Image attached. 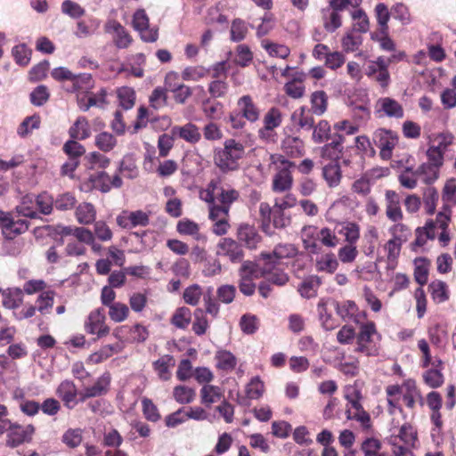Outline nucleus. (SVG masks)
Segmentation results:
<instances>
[{
	"mask_svg": "<svg viewBox=\"0 0 456 456\" xmlns=\"http://www.w3.org/2000/svg\"><path fill=\"white\" fill-rule=\"evenodd\" d=\"M239 197L240 192L229 185L224 186L220 177L212 179L206 189L200 191V199L208 204L211 220L229 216L232 204L238 200Z\"/></svg>",
	"mask_w": 456,
	"mask_h": 456,
	"instance_id": "1",
	"label": "nucleus"
},
{
	"mask_svg": "<svg viewBox=\"0 0 456 456\" xmlns=\"http://www.w3.org/2000/svg\"><path fill=\"white\" fill-rule=\"evenodd\" d=\"M245 146L234 139H227L224 148L216 149L214 153L215 165L224 173L235 171L240 167V160L244 157Z\"/></svg>",
	"mask_w": 456,
	"mask_h": 456,
	"instance_id": "2",
	"label": "nucleus"
},
{
	"mask_svg": "<svg viewBox=\"0 0 456 456\" xmlns=\"http://www.w3.org/2000/svg\"><path fill=\"white\" fill-rule=\"evenodd\" d=\"M267 157L269 165H273L279 170L273 180V190L277 192L289 190L293 181L289 168L294 164L281 154H267Z\"/></svg>",
	"mask_w": 456,
	"mask_h": 456,
	"instance_id": "3",
	"label": "nucleus"
},
{
	"mask_svg": "<svg viewBox=\"0 0 456 456\" xmlns=\"http://www.w3.org/2000/svg\"><path fill=\"white\" fill-rule=\"evenodd\" d=\"M375 335L380 338L373 322L362 323L360 330L356 335V347L354 351L366 356H377L379 353V346L374 341L373 337Z\"/></svg>",
	"mask_w": 456,
	"mask_h": 456,
	"instance_id": "4",
	"label": "nucleus"
},
{
	"mask_svg": "<svg viewBox=\"0 0 456 456\" xmlns=\"http://www.w3.org/2000/svg\"><path fill=\"white\" fill-rule=\"evenodd\" d=\"M13 212L0 210V228L7 240L25 233L29 228V222L26 219H15Z\"/></svg>",
	"mask_w": 456,
	"mask_h": 456,
	"instance_id": "5",
	"label": "nucleus"
},
{
	"mask_svg": "<svg viewBox=\"0 0 456 456\" xmlns=\"http://www.w3.org/2000/svg\"><path fill=\"white\" fill-rule=\"evenodd\" d=\"M374 144L379 148L382 159L388 160L392 157L394 148L398 142L397 134L385 128L377 129L372 137Z\"/></svg>",
	"mask_w": 456,
	"mask_h": 456,
	"instance_id": "6",
	"label": "nucleus"
},
{
	"mask_svg": "<svg viewBox=\"0 0 456 456\" xmlns=\"http://www.w3.org/2000/svg\"><path fill=\"white\" fill-rule=\"evenodd\" d=\"M118 226L124 229H133L137 226L145 227L150 224V213L142 210L122 211L116 218Z\"/></svg>",
	"mask_w": 456,
	"mask_h": 456,
	"instance_id": "7",
	"label": "nucleus"
},
{
	"mask_svg": "<svg viewBox=\"0 0 456 456\" xmlns=\"http://www.w3.org/2000/svg\"><path fill=\"white\" fill-rule=\"evenodd\" d=\"M386 216L388 220L396 223L403 218L401 208V197L393 190H387L385 192Z\"/></svg>",
	"mask_w": 456,
	"mask_h": 456,
	"instance_id": "8",
	"label": "nucleus"
},
{
	"mask_svg": "<svg viewBox=\"0 0 456 456\" xmlns=\"http://www.w3.org/2000/svg\"><path fill=\"white\" fill-rule=\"evenodd\" d=\"M104 29L106 33L113 34V42L119 49L127 48L132 43V37L126 29L115 20L106 22Z\"/></svg>",
	"mask_w": 456,
	"mask_h": 456,
	"instance_id": "9",
	"label": "nucleus"
},
{
	"mask_svg": "<svg viewBox=\"0 0 456 456\" xmlns=\"http://www.w3.org/2000/svg\"><path fill=\"white\" fill-rule=\"evenodd\" d=\"M134 28L140 32L141 37L146 42H155L158 31L149 29V19L144 10H137L133 17Z\"/></svg>",
	"mask_w": 456,
	"mask_h": 456,
	"instance_id": "10",
	"label": "nucleus"
},
{
	"mask_svg": "<svg viewBox=\"0 0 456 456\" xmlns=\"http://www.w3.org/2000/svg\"><path fill=\"white\" fill-rule=\"evenodd\" d=\"M218 254L224 256L232 263H240L244 257L241 245L232 238H224L218 243Z\"/></svg>",
	"mask_w": 456,
	"mask_h": 456,
	"instance_id": "11",
	"label": "nucleus"
},
{
	"mask_svg": "<svg viewBox=\"0 0 456 456\" xmlns=\"http://www.w3.org/2000/svg\"><path fill=\"white\" fill-rule=\"evenodd\" d=\"M105 315L102 309L93 311L86 322V330L90 334H96L102 338L109 334L110 329L105 325Z\"/></svg>",
	"mask_w": 456,
	"mask_h": 456,
	"instance_id": "12",
	"label": "nucleus"
},
{
	"mask_svg": "<svg viewBox=\"0 0 456 456\" xmlns=\"http://www.w3.org/2000/svg\"><path fill=\"white\" fill-rule=\"evenodd\" d=\"M237 238L249 249L256 248L262 239L256 229L248 224H242L239 226Z\"/></svg>",
	"mask_w": 456,
	"mask_h": 456,
	"instance_id": "13",
	"label": "nucleus"
},
{
	"mask_svg": "<svg viewBox=\"0 0 456 456\" xmlns=\"http://www.w3.org/2000/svg\"><path fill=\"white\" fill-rule=\"evenodd\" d=\"M377 112H383L388 118H401L403 117V106L390 97L379 98L376 103Z\"/></svg>",
	"mask_w": 456,
	"mask_h": 456,
	"instance_id": "14",
	"label": "nucleus"
},
{
	"mask_svg": "<svg viewBox=\"0 0 456 456\" xmlns=\"http://www.w3.org/2000/svg\"><path fill=\"white\" fill-rule=\"evenodd\" d=\"M56 394L67 408L73 409L77 404V389L72 381H62L57 387Z\"/></svg>",
	"mask_w": 456,
	"mask_h": 456,
	"instance_id": "15",
	"label": "nucleus"
},
{
	"mask_svg": "<svg viewBox=\"0 0 456 456\" xmlns=\"http://www.w3.org/2000/svg\"><path fill=\"white\" fill-rule=\"evenodd\" d=\"M319 231L314 225H305L301 231L304 248L312 254H317L321 249L317 243Z\"/></svg>",
	"mask_w": 456,
	"mask_h": 456,
	"instance_id": "16",
	"label": "nucleus"
},
{
	"mask_svg": "<svg viewBox=\"0 0 456 456\" xmlns=\"http://www.w3.org/2000/svg\"><path fill=\"white\" fill-rule=\"evenodd\" d=\"M17 216H24L30 219L39 218L38 212L35 208V196L27 194L20 199V202L13 210Z\"/></svg>",
	"mask_w": 456,
	"mask_h": 456,
	"instance_id": "17",
	"label": "nucleus"
},
{
	"mask_svg": "<svg viewBox=\"0 0 456 456\" xmlns=\"http://www.w3.org/2000/svg\"><path fill=\"white\" fill-rule=\"evenodd\" d=\"M305 77L304 73H296L294 77L284 85L286 94L293 99L302 98L305 90L303 84Z\"/></svg>",
	"mask_w": 456,
	"mask_h": 456,
	"instance_id": "18",
	"label": "nucleus"
},
{
	"mask_svg": "<svg viewBox=\"0 0 456 456\" xmlns=\"http://www.w3.org/2000/svg\"><path fill=\"white\" fill-rule=\"evenodd\" d=\"M172 134L174 135H178L180 138L190 143H196L201 138L199 128L192 123H187L183 126H174L172 128Z\"/></svg>",
	"mask_w": 456,
	"mask_h": 456,
	"instance_id": "19",
	"label": "nucleus"
},
{
	"mask_svg": "<svg viewBox=\"0 0 456 456\" xmlns=\"http://www.w3.org/2000/svg\"><path fill=\"white\" fill-rule=\"evenodd\" d=\"M443 137V141L439 143L438 146H431L427 151V157L428 161L427 163L431 164L433 166H436L437 167H441L444 163V152L441 150L442 144L444 145V147L447 144L451 143L452 141V135H441Z\"/></svg>",
	"mask_w": 456,
	"mask_h": 456,
	"instance_id": "20",
	"label": "nucleus"
},
{
	"mask_svg": "<svg viewBox=\"0 0 456 456\" xmlns=\"http://www.w3.org/2000/svg\"><path fill=\"white\" fill-rule=\"evenodd\" d=\"M321 15L322 26L328 33H333L342 26L341 14L325 7L322 9Z\"/></svg>",
	"mask_w": 456,
	"mask_h": 456,
	"instance_id": "21",
	"label": "nucleus"
},
{
	"mask_svg": "<svg viewBox=\"0 0 456 456\" xmlns=\"http://www.w3.org/2000/svg\"><path fill=\"white\" fill-rule=\"evenodd\" d=\"M313 112L306 107L302 106L298 110H295L291 116V119L297 124L301 129L311 130L314 128V119Z\"/></svg>",
	"mask_w": 456,
	"mask_h": 456,
	"instance_id": "22",
	"label": "nucleus"
},
{
	"mask_svg": "<svg viewBox=\"0 0 456 456\" xmlns=\"http://www.w3.org/2000/svg\"><path fill=\"white\" fill-rule=\"evenodd\" d=\"M238 106L242 117L250 122H255L259 118L258 108L253 102L249 95H244L238 101Z\"/></svg>",
	"mask_w": 456,
	"mask_h": 456,
	"instance_id": "23",
	"label": "nucleus"
},
{
	"mask_svg": "<svg viewBox=\"0 0 456 456\" xmlns=\"http://www.w3.org/2000/svg\"><path fill=\"white\" fill-rule=\"evenodd\" d=\"M343 142L344 137L340 134H336L331 142L325 144L322 148V157L331 160L338 159L343 151Z\"/></svg>",
	"mask_w": 456,
	"mask_h": 456,
	"instance_id": "24",
	"label": "nucleus"
},
{
	"mask_svg": "<svg viewBox=\"0 0 456 456\" xmlns=\"http://www.w3.org/2000/svg\"><path fill=\"white\" fill-rule=\"evenodd\" d=\"M23 301V291L20 288H10L2 292L3 305L8 309L20 307Z\"/></svg>",
	"mask_w": 456,
	"mask_h": 456,
	"instance_id": "25",
	"label": "nucleus"
},
{
	"mask_svg": "<svg viewBox=\"0 0 456 456\" xmlns=\"http://www.w3.org/2000/svg\"><path fill=\"white\" fill-rule=\"evenodd\" d=\"M76 217L81 224H91L95 221L96 210L94 206L89 202H83L76 208Z\"/></svg>",
	"mask_w": 456,
	"mask_h": 456,
	"instance_id": "26",
	"label": "nucleus"
},
{
	"mask_svg": "<svg viewBox=\"0 0 456 456\" xmlns=\"http://www.w3.org/2000/svg\"><path fill=\"white\" fill-rule=\"evenodd\" d=\"M322 176L330 188L337 187L341 181L342 173L337 162H330L322 168Z\"/></svg>",
	"mask_w": 456,
	"mask_h": 456,
	"instance_id": "27",
	"label": "nucleus"
},
{
	"mask_svg": "<svg viewBox=\"0 0 456 456\" xmlns=\"http://www.w3.org/2000/svg\"><path fill=\"white\" fill-rule=\"evenodd\" d=\"M91 131L87 119L79 117L69 129V134L73 140H85L90 136Z\"/></svg>",
	"mask_w": 456,
	"mask_h": 456,
	"instance_id": "28",
	"label": "nucleus"
},
{
	"mask_svg": "<svg viewBox=\"0 0 456 456\" xmlns=\"http://www.w3.org/2000/svg\"><path fill=\"white\" fill-rule=\"evenodd\" d=\"M175 364L174 357L165 354L153 362V368L161 379L168 380L171 377L169 368L175 366Z\"/></svg>",
	"mask_w": 456,
	"mask_h": 456,
	"instance_id": "29",
	"label": "nucleus"
},
{
	"mask_svg": "<svg viewBox=\"0 0 456 456\" xmlns=\"http://www.w3.org/2000/svg\"><path fill=\"white\" fill-rule=\"evenodd\" d=\"M321 283V279L318 276H310L302 281L298 287V292L303 297H314Z\"/></svg>",
	"mask_w": 456,
	"mask_h": 456,
	"instance_id": "30",
	"label": "nucleus"
},
{
	"mask_svg": "<svg viewBox=\"0 0 456 456\" xmlns=\"http://www.w3.org/2000/svg\"><path fill=\"white\" fill-rule=\"evenodd\" d=\"M315 267L318 272L333 273L338 267V261L333 253H327L316 260Z\"/></svg>",
	"mask_w": 456,
	"mask_h": 456,
	"instance_id": "31",
	"label": "nucleus"
},
{
	"mask_svg": "<svg viewBox=\"0 0 456 456\" xmlns=\"http://www.w3.org/2000/svg\"><path fill=\"white\" fill-rule=\"evenodd\" d=\"M311 111L318 116L322 115L328 106V96L324 91H315L311 95Z\"/></svg>",
	"mask_w": 456,
	"mask_h": 456,
	"instance_id": "32",
	"label": "nucleus"
},
{
	"mask_svg": "<svg viewBox=\"0 0 456 456\" xmlns=\"http://www.w3.org/2000/svg\"><path fill=\"white\" fill-rule=\"evenodd\" d=\"M415 175L422 176L426 184H431L437 180L439 167L428 163L421 164L414 172Z\"/></svg>",
	"mask_w": 456,
	"mask_h": 456,
	"instance_id": "33",
	"label": "nucleus"
},
{
	"mask_svg": "<svg viewBox=\"0 0 456 456\" xmlns=\"http://www.w3.org/2000/svg\"><path fill=\"white\" fill-rule=\"evenodd\" d=\"M338 233L345 236L348 244L354 245L360 238V227L356 223L346 222L342 224Z\"/></svg>",
	"mask_w": 456,
	"mask_h": 456,
	"instance_id": "34",
	"label": "nucleus"
},
{
	"mask_svg": "<svg viewBox=\"0 0 456 456\" xmlns=\"http://www.w3.org/2000/svg\"><path fill=\"white\" fill-rule=\"evenodd\" d=\"M89 180L94 189L103 193L109 192L111 190L110 176L104 171L91 175Z\"/></svg>",
	"mask_w": 456,
	"mask_h": 456,
	"instance_id": "35",
	"label": "nucleus"
},
{
	"mask_svg": "<svg viewBox=\"0 0 456 456\" xmlns=\"http://www.w3.org/2000/svg\"><path fill=\"white\" fill-rule=\"evenodd\" d=\"M191 320V310L187 307H180L173 314L171 323L179 329H186Z\"/></svg>",
	"mask_w": 456,
	"mask_h": 456,
	"instance_id": "36",
	"label": "nucleus"
},
{
	"mask_svg": "<svg viewBox=\"0 0 456 456\" xmlns=\"http://www.w3.org/2000/svg\"><path fill=\"white\" fill-rule=\"evenodd\" d=\"M375 12L378 24L380 27V32L382 35H386L388 30L387 23L389 21L390 15L392 14L388 11L387 6L383 3H379L376 5Z\"/></svg>",
	"mask_w": 456,
	"mask_h": 456,
	"instance_id": "37",
	"label": "nucleus"
},
{
	"mask_svg": "<svg viewBox=\"0 0 456 456\" xmlns=\"http://www.w3.org/2000/svg\"><path fill=\"white\" fill-rule=\"evenodd\" d=\"M54 200L47 192H42L35 197V205L38 208V215H50L53 211Z\"/></svg>",
	"mask_w": 456,
	"mask_h": 456,
	"instance_id": "38",
	"label": "nucleus"
},
{
	"mask_svg": "<svg viewBox=\"0 0 456 456\" xmlns=\"http://www.w3.org/2000/svg\"><path fill=\"white\" fill-rule=\"evenodd\" d=\"M381 442L374 437L365 439L361 445L364 456H388L387 453H380Z\"/></svg>",
	"mask_w": 456,
	"mask_h": 456,
	"instance_id": "39",
	"label": "nucleus"
},
{
	"mask_svg": "<svg viewBox=\"0 0 456 456\" xmlns=\"http://www.w3.org/2000/svg\"><path fill=\"white\" fill-rule=\"evenodd\" d=\"M118 171L129 179H134L138 176L137 166L131 156H125L119 163Z\"/></svg>",
	"mask_w": 456,
	"mask_h": 456,
	"instance_id": "40",
	"label": "nucleus"
},
{
	"mask_svg": "<svg viewBox=\"0 0 456 456\" xmlns=\"http://www.w3.org/2000/svg\"><path fill=\"white\" fill-rule=\"evenodd\" d=\"M216 359L217 361L216 366L221 370H232L237 363L235 356L226 350L218 351L216 354Z\"/></svg>",
	"mask_w": 456,
	"mask_h": 456,
	"instance_id": "41",
	"label": "nucleus"
},
{
	"mask_svg": "<svg viewBox=\"0 0 456 456\" xmlns=\"http://www.w3.org/2000/svg\"><path fill=\"white\" fill-rule=\"evenodd\" d=\"M118 98L119 101V106L124 110H130L134 105L135 94L134 89L124 86L118 90Z\"/></svg>",
	"mask_w": 456,
	"mask_h": 456,
	"instance_id": "42",
	"label": "nucleus"
},
{
	"mask_svg": "<svg viewBox=\"0 0 456 456\" xmlns=\"http://www.w3.org/2000/svg\"><path fill=\"white\" fill-rule=\"evenodd\" d=\"M362 44V37L354 31L346 33L342 38V47L346 53L355 52Z\"/></svg>",
	"mask_w": 456,
	"mask_h": 456,
	"instance_id": "43",
	"label": "nucleus"
},
{
	"mask_svg": "<svg viewBox=\"0 0 456 456\" xmlns=\"http://www.w3.org/2000/svg\"><path fill=\"white\" fill-rule=\"evenodd\" d=\"M248 31V24L243 20L234 19L231 26V39L234 42L242 41Z\"/></svg>",
	"mask_w": 456,
	"mask_h": 456,
	"instance_id": "44",
	"label": "nucleus"
},
{
	"mask_svg": "<svg viewBox=\"0 0 456 456\" xmlns=\"http://www.w3.org/2000/svg\"><path fill=\"white\" fill-rule=\"evenodd\" d=\"M173 394L175 401L181 404L190 403L195 398V390L185 386H176Z\"/></svg>",
	"mask_w": 456,
	"mask_h": 456,
	"instance_id": "45",
	"label": "nucleus"
},
{
	"mask_svg": "<svg viewBox=\"0 0 456 456\" xmlns=\"http://www.w3.org/2000/svg\"><path fill=\"white\" fill-rule=\"evenodd\" d=\"M116 144L115 136L108 132L100 133L95 136V145L102 151H110Z\"/></svg>",
	"mask_w": 456,
	"mask_h": 456,
	"instance_id": "46",
	"label": "nucleus"
},
{
	"mask_svg": "<svg viewBox=\"0 0 456 456\" xmlns=\"http://www.w3.org/2000/svg\"><path fill=\"white\" fill-rule=\"evenodd\" d=\"M109 308L110 318L115 322H121L128 316L129 308L123 303H113Z\"/></svg>",
	"mask_w": 456,
	"mask_h": 456,
	"instance_id": "47",
	"label": "nucleus"
},
{
	"mask_svg": "<svg viewBox=\"0 0 456 456\" xmlns=\"http://www.w3.org/2000/svg\"><path fill=\"white\" fill-rule=\"evenodd\" d=\"M208 328V322L205 316V312L201 308H197L194 311V321L192 323V330L198 336L206 333Z\"/></svg>",
	"mask_w": 456,
	"mask_h": 456,
	"instance_id": "48",
	"label": "nucleus"
},
{
	"mask_svg": "<svg viewBox=\"0 0 456 456\" xmlns=\"http://www.w3.org/2000/svg\"><path fill=\"white\" fill-rule=\"evenodd\" d=\"M200 394L201 402L208 405L217 402L222 396L220 388L211 385H205L201 388Z\"/></svg>",
	"mask_w": 456,
	"mask_h": 456,
	"instance_id": "49",
	"label": "nucleus"
},
{
	"mask_svg": "<svg viewBox=\"0 0 456 456\" xmlns=\"http://www.w3.org/2000/svg\"><path fill=\"white\" fill-rule=\"evenodd\" d=\"M61 441L69 448H76L82 443V429L69 428L64 432Z\"/></svg>",
	"mask_w": 456,
	"mask_h": 456,
	"instance_id": "50",
	"label": "nucleus"
},
{
	"mask_svg": "<svg viewBox=\"0 0 456 456\" xmlns=\"http://www.w3.org/2000/svg\"><path fill=\"white\" fill-rule=\"evenodd\" d=\"M334 305L338 315H339L343 320L351 319L357 312L355 303L351 300H347L342 304L334 302Z\"/></svg>",
	"mask_w": 456,
	"mask_h": 456,
	"instance_id": "51",
	"label": "nucleus"
},
{
	"mask_svg": "<svg viewBox=\"0 0 456 456\" xmlns=\"http://www.w3.org/2000/svg\"><path fill=\"white\" fill-rule=\"evenodd\" d=\"M394 436L396 437V440L399 438L408 446H414L417 440V432L411 425L405 423L400 428L399 434Z\"/></svg>",
	"mask_w": 456,
	"mask_h": 456,
	"instance_id": "52",
	"label": "nucleus"
},
{
	"mask_svg": "<svg viewBox=\"0 0 456 456\" xmlns=\"http://www.w3.org/2000/svg\"><path fill=\"white\" fill-rule=\"evenodd\" d=\"M208 70L202 66H189L182 72V78L185 81H199L207 76Z\"/></svg>",
	"mask_w": 456,
	"mask_h": 456,
	"instance_id": "53",
	"label": "nucleus"
},
{
	"mask_svg": "<svg viewBox=\"0 0 456 456\" xmlns=\"http://www.w3.org/2000/svg\"><path fill=\"white\" fill-rule=\"evenodd\" d=\"M318 240L327 248H335L339 242L335 232L329 227H323L319 231Z\"/></svg>",
	"mask_w": 456,
	"mask_h": 456,
	"instance_id": "54",
	"label": "nucleus"
},
{
	"mask_svg": "<svg viewBox=\"0 0 456 456\" xmlns=\"http://www.w3.org/2000/svg\"><path fill=\"white\" fill-rule=\"evenodd\" d=\"M281 124V113L277 108H271L264 117L265 130H273Z\"/></svg>",
	"mask_w": 456,
	"mask_h": 456,
	"instance_id": "55",
	"label": "nucleus"
},
{
	"mask_svg": "<svg viewBox=\"0 0 456 456\" xmlns=\"http://www.w3.org/2000/svg\"><path fill=\"white\" fill-rule=\"evenodd\" d=\"M40 125V117L33 115L27 117L20 125L18 134L21 137L27 136L32 130L37 129Z\"/></svg>",
	"mask_w": 456,
	"mask_h": 456,
	"instance_id": "56",
	"label": "nucleus"
},
{
	"mask_svg": "<svg viewBox=\"0 0 456 456\" xmlns=\"http://www.w3.org/2000/svg\"><path fill=\"white\" fill-rule=\"evenodd\" d=\"M391 14L398 20L403 25H408L411 22L410 12L406 5L402 3H397L391 8Z\"/></svg>",
	"mask_w": 456,
	"mask_h": 456,
	"instance_id": "57",
	"label": "nucleus"
},
{
	"mask_svg": "<svg viewBox=\"0 0 456 456\" xmlns=\"http://www.w3.org/2000/svg\"><path fill=\"white\" fill-rule=\"evenodd\" d=\"M53 291L48 290L42 292L37 299V311L42 314H47L48 310L53 305Z\"/></svg>",
	"mask_w": 456,
	"mask_h": 456,
	"instance_id": "58",
	"label": "nucleus"
},
{
	"mask_svg": "<svg viewBox=\"0 0 456 456\" xmlns=\"http://www.w3.org/2000/svg\"><path fill=\"white\" fill-rule=\"evenodd\" d=\"M61 12L73 19H78L86 12L85 9L80 4L71 0H65L61 4Z\"/></svg>",
	"mask_w": 456,
	"mask_h": 456,
	"instance_id": "59",
	"label": "nucleus"
},
{
	"mask_svg": "<svg viewBox=\"0 0 456 456\" xmlns=\"http://www.w3.org/2000/svg\"><path fill=\"white\" fill-rule=\"evenodd\" d=\"M63 151L69 156V159H78L85 154L86 149L77 140L71 139L64 143Z\"/></svg>",
	"mask_w": 456,
	"mask_h": 456,
	"instance_id": "60",
	"label": "nucleus"
},
{
	"mask_svg": "<svg viewBox=\"0 0 456 456\" xmlns=\"http://www.w3.org/2000/svg\"><path fill=\"white\" fill-rule=\"evenodd\" d=\"M71 81L73 82L74 91L87 92L94 85L92 76L86 73L80 74L78 76L74 75V78H72Z\"/></svg>",
	"mask_w": 456,
	"mask_h": 456,
	"instance_id": "61",
	"label": "nucleus"
},
{
	"mask_svg": "<svg viewBox=\"0 0 456 456\" xmlns=\"http://www.w3.org/2000/svg\"><path fill=\"white\" fill-rule=\"evenodd\" d=\"M176 229L180 234L191 235L195 236L197 240L200 239L199 225L193 221L183 219L178 222Z\"/></svg>",
	"mask_w": 456,
	"mask_h": 456,
	"instance_id": "62",
	"label": "nucleus"
},
{
	"mask_svg": "<svg viewBox=\"0 0 456 456\" xmlns=\"http://www.w3.org/2000/svg\"><path fill=\"white\" fill-rule=\"evenodd\" d=\"M76 203L77 200L70 192L60 194L54 200L55 208L61 211L72 209Z\"/></svg>",
	"mask_w": 456,
	"mask_h": 456,
	"instance_id": "63",
	"label": "nucleus"
},
{
	"mask_svg": "<svg viewBox=\"0 0 456 456\" xmlns=\"http://www.w3.org/2000/svg\"><path fill=\"white\" fill-rule=\"evenodd\" d=\"M142 405L143 415L149 421L157 422L160 419L159 410L151 399L143 398Z\"/></svg>",
	"mask_w": 456,
	"mask_h": 456,
	"instance_id": "64",
	"label": "nucleus"
}]
</instances>
